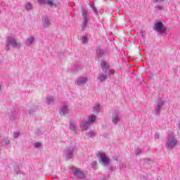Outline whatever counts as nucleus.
Masks as SVG:
<instances>
[{
  "instance_id": "24",
  "label": "nucleus",
  "mask_w": 180,
  "mask_h": 180,
  "mask_svg": "<svg viewBox=\"0 0 180 180\" xmlns=\"http://www.w3.org/2000/svg\"><path fill=\"white\" fill-rule=\"evenodd\" d=\"M32 42H33V37H30L28 38V43H29V44H32Z\"/></svg>"
},
{
  "instance_id": "3",
  "label": "nucleus",
  "mask_w": 180,
  "mask_h": 180,
  "mask_svg": "<svg viewBox=\"0 0 180 180\" xmlns=\"http://www.w3.org/2000/svg\"><path fill=\"white\" fill-rule=\"evenodd\" d=\"M9 44H11L12 47H16L18 46V42L15 39H8L6 45V50H9Z\"/></svg>"
},
{
  "instance_id": "9",
  "label": "nucleus",
  "mask_w": 180,
  "mask_h": 180,
  "mask_svg": "<svg viewBox=\"0 0 180 180\" xmlns=\"http://www.w3.org/2000/svg\"><path fill=\"white\" fill-rule=\"evenodd\" d=\"M46 4H47L49 6H51V7L54 6L56 8V0H47Z\"/></svg>"
},
{
  "instance_id": "29",
  "label": "nucleus",
  "mask_w": 180,
  "mask_h": 180,
  "mask_svg": "<svg viewBox=\"0 0 180 180\" xmlns=\"http://www.w3.org/2000/svg\"><path fill=\"white\" fill-rule=\"evenodd\" d=\"M92 164L93 165H96V162H93Z\"/></svg>"
},
{
  "instance_id": "11",
  "label": "nucleus",
  "mask_w": 180,
  "mask_h": 180,
  "mask_svg": "<svg viewBox=\"0 0 180 180\" xmlns=\"http://www.w3.org/2000/svg\"><path fill=\"white\" fill-rule=\"evenodd\" d=\"M112 122L115 124L117 123V122H119V116H117V115H112Z\"/></svg>"
},
{
  "instance_id": "4",
  "label": "nucleus",
  "mask_w": 180,
  "mask_h": 180,
  "mask_svg": "<svg viewBox=\"0 0 180 180\" xmlns=\"http://www.w3.org/2000/svg\"><path fill=\"white\" fill-rule=\"evenodd\" d=\"M86 82H88V78L86 77H79L76 81L77 85L79 86L85 85Z\"/></svg>"
},
{
  "instance_id": "22",
  "label": "nucleus",
  "mask_w": 180,
  "mask_h": 180,
  "mask_svg": "<svg viewBox=\"0 0 180 180\" xmlns=\"http://www.w3.org/2000/svg\"><path fill=\"white\" fill-rule=\"evenodd\" d=\"M47 1L46 0H38V3L39 5H44V4H46Z\"/></svg>"
},
{
  "instance_id": "12",
  "label": "nucleus",
  "mask_w": 180,
  "mask_h": 180,
  "mask_svg": "<svg viewBox=\"0 0 180 180\" xmlns=\"http://www.w3.org/2000/svg\"><path fill=\"white\" fill-rule=\"evenodd\" d=\"M101 68H102L103 70H105L108 68V66L106 65V62H105V61H101Z\"/></svg>"
},
{
  "instance_id": "15",
  "label": "nucleus",
  "mask_w": 180,
  "mask_h": 180,
  "mask_svg": "<svg viewBox=\"0 0 180 180\" xmlns=\"http://www.w3.org/2000/svg\"><path fill=\"white\" fill-rule=\"evenodd\" d=\"M106 78H107V77L105 76V75H100V76L98 77V79H100V81H101V82H103V81L106 80Z\"/></svg>"
},
{
  "instance_id": "10",
  "label": "nucleus",
  "mask_w": 180,
  "mask_h": 180,
  "mask_svg": "<svg viewBox=\"0 0 180 180\" xmlns=\"http://www.w3.org/2000/svg\"><path fill=\"white\" fill-rule=\"evenodd\" d=\"M43 25H44V26H45V27H47V26H50V20L44 19L43 20Z\"/></svg>"
},
{
  "instance_id": "1",
  "label": "nucleus",
  "mask_w": 180,
  "mask_h": 180,
  "mask_svg": "<svg viewBox=\"0 0 180 180\" xmlns=\"http://www.w3.org/2000/svg\"><path fill=\"white\" fill-rule=\"evenodd\" d=\"M97 158H98V161L101 164H104L105 165H109L110 162V159L108 157L106 153L99 151L96 154Z\"/></svg>"
},
{
  "instance_id": "13",
  "label": "nucleus",
  "mask_w": 180,
  "mask_h": 180,
  "mask_svg": "<svg viewBox=\"0 0 180 180\" xmlns=\"http://www.w3.org/2000/svg\"><path fill=\"white\" fill-rule=\"evenodd\" d=\"M89 20V18H84L82 27L84 29V27H86V25L88 24V21Z\"/></svg>"
},
{
  "instance_id": "6",
  "label": "nucleus",
  "mask_w": 180,
  "mask_h": 180,
  "mask_svg": "<svg viewBox=\"0 0 180 180\" xmlns=\"http://www.w3.org/2000/svg\"><path fill=\"white\" fill-rule=\"evenodd\" d=\"M95 122H96V116H95V115H91L87 122H86V124H91V123H95Z\"/></svg>"
},
{
  "instance_id": "25",
  "label": "nucleus",
  "mask_w": 180,
  "mask_h": 180,
  "mask_svg": "<svg viewBox=\"0 0 180 180\" xmlns=\"http://www.w3.org/2000/svg\"><path fill=\"white\" fill-rule=\"evenodd\" d=\"M41 146V143L40 142H37L35 144V148H39V147H40Z\"/></svg>"
},
{
  "instance_id": "19",
  "label": "nucleus",
  "mask_w": 180,
  "mask_h": 180,
  "mask_svg": "<svg viewBox=\"0 0 180 180\" xmlns=\"http://www.w3.org/2000/svg\"><path fill=\"white\" fill-rule=\"evenodd\" d=\"M89 137H94V136H96V132L90 131L88 133Z\"/></svg>"
},
{
  "instance_id": "2",
  "label": "nucleus",
  "mask_w": 180,
  "mask_h": 180,
  "mask_svg": "<svg viewBox=\"0 0 180 180\" xmlns=\"http://www.w3.org/2000/svg\"><path fill=\"white\" fill-rule=\"evenodd\" d=\"M154 30L158 32V33H160V34H162V33H165V28L164 27V24L161 21H155L154 22Z\"/></svg>"
},
{
  "instance_id": "14",
  "label": "nucleus",
  "mask_w": 180,
  "mask_h": 180,
  "mask_svg": "<svg viewBox=\"0 0 180 180\" xmlns=\"http://www.w3.org/2000/svg\"><path fill=\"white\" fill-rule=\"evenodd\" d=\"M75 174H77V176H81L82 175H84V173L79 169H76V172H75Z\"/></svg>"
},
{
  "instance_id": "23",
  "label": "nucleus",
  "mask_w": 180,
  "mask_h": 180,
  "mask_svg": "<svg viewBox=\"0 0 180 180\" xmlns=\"http://www.w3.org/2000/svg\"><path fill=\"white\" fill-rule=\"evenodd\" d=\"M162 2H164V0H155V3L157 5H160V4H162Z\"/></svg>"
},
{
  "instance_id": "8",
  "label": "nucleus",
  "mask_w": 180,
  "mask_h": 180,
  "mask_svg": "<svg viewBox=\"0 0 180 180\" xmlns=\"http://www.w3.org/2000/svg\"><path fill=\"white\" fill-rule=\"evenodd\" d=\"M67 113H68V109H67V106H64L60 112V116H64V115H67Z\"/></svg>"
},
{
  "instance_id": "5",
  "label": "nucleus",
  "mask_w": 180,
  "mask_h": 180,
  "mask_svg": "<svg viewBox=\"0 0 180 180\" xmlns=\"http://www.w3.org/2000/svg\"><path fill=\"white\" fill-rule=\"evenodd\" d=\"M175 146H176V140L172 138L171 141L169 143H167V147L168 150H172V148H174Z\"/></svg>"
},
{
  "instance_id": "18",
  "label": "nucleus",
  "mask_w": 180,
  "mask_h": 180,
  "mask_svg": "<svg viewBox=\"0 0 180 180\" xmlns=\"http://www.w3.org/2000/svg\"><path fill=\"white\" fill-rule=\"evenodd\" d=\"M48 103L49 105H51L53 103L54 99L53 98V97H51L49 98H48Z\"/></svg>"
},
{
  "instance_id": "26",
  "label": "nucleus",
  "mask_w": 180,
  "mask_h": 180,
  "mask_svg": "<svg viewBox=\"0 0 180 180\" xmlns=\"http://www.w3.org/2000/svg\"><path fill=\"white\" fill-rule=\"evenodd\" d=\"M88 126H89V124H88L86 122V124L83 125L82 127H83V129H84V130H86V129H88Z\"/></svg>"
},
{
  "instance_id": "17",
  "label": "nucleus",
  "mask_w": 180,
  "mask_h": 180,
  "mask_svg": "<svg viewBox=\"0 0 180 180\" xmlns=\"http://www.w3.org/2000/svg\"><path fill=\"white\" fill-rule=\"evenodd\" d=\"M70 129H71V130L73 131H75V124L74 122L70 124Z\"/></svg>"
},
{
  "instance_id": "30",
  "label": "nucleus",
  "mask_w": 180,
  "mask_h": 180,
  "mask_svg": "<svg viewBox=\"0 0 180 180\" xmlns=\"http://www.w3.org/2000/svg\"><path fill=\"white\" fill-rule=\"evenodd\" d=\"M0 91H1V86H0Z\"/></svg>"
},
{
  "instance_id": "20",
  "label": "nucleus",
  "mask_w": 180,
  "mask_h": 180,
  "mask_svg": "<svg viewBox=\"0 0 180 180\" xmlns=\"http://www.w3.org/2000/svg\"><path fill=\"white\" fill-rule=\"evenodd\" d=\"M99 109H100L99 104H97L94 107V112H98Z\"/></svg>"
},
{
  "instance_id": "16",
  "label": "nucleus",
  "mask_w": 180,
  "mask_h": 180,
  "mask_svg": "<svg viewBox=\"0 0 180 180\" xmlns=\"http://www.w3.org/2000/svg\"><path fill=\"white\" fill-rule=\"evenodd\" d=\"M32 4H30V3H27L25 5V8L27 9V11H30V9H32Z\"/></svg>"
},
{
  "instance_id": "28",
  "label": "nucleus",
  "mask_w": 180,
  "mask_h": 180,
  "mask_svg": "<svg viewBox=\"0 0 180 180\" xmlns=\"http://www.w3.org/2000/svg\"><path fill=\"white\" fill-rule=\"evenodd\" d=\"M15 137H19V136H20V133L18 132V133H15Z\"/></svg>"
},
{
  "instance_id": "27",
  "label": "nucleus",
  "mask_w": 180,
  "mask_h": 180,
  "mask_svg": "<svg viewBox=\"0 0 180 180\" xmlns=\"http://www.w3.org/2000/svg\"><path fill=\"white\" fill-rule=\"evenodd\" d=\"M155 8L159 9L160 11H162V6H161L160 5L156 6Z\"/></svg>"
},
{
  "instance_id": "21",
  "label": "nucleus",
  "mask_w": 180,
  "mask_h": 180,
  "mask_svg": "<svg viewBox=\"0 0 180 180\" xmlns=\"http://www.w3.org/2000/svg\"><path fill=\"white\" fill-rule=\"evenodd\" d=\"M82 43H86V42L88 41V37H83L82 38Z\"/></svg>"
},
{
  "instance_id": "7",
  "label": "nucleus",
  "mask_w": 180,
  "mask_h": 180,
  "mask_svg": "<svg viewBox=\"0 0 180 180\" xmlns=\"http://www.w3.org/2000/svg\"><path fill=\"white\" fill-rule=\"evenodd\" d=\"M82 16L84 19H89V15L88 14V10L82 8Z\"/></svg>"
}]
</instances>
